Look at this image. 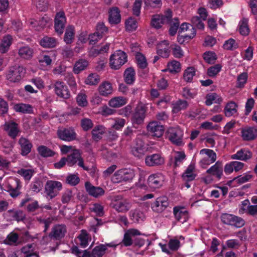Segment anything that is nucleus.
<instances>
[{
  "mask_svg": "<svg viewBox=\"0 0 257 257\" xmlns=\"http://www.w3.org/2000/svg\"><path fill=\"white\" fill-rule=\"evenodd\" d=\"M147 149L144 142L142 140L137 139L136 140V145L131 151L134 156L141 158L145 154Z\"/></svg>",
  "mask_w": 257,
  "mask_h": 257,
  "instance_id": "2eb2a0df",
  "label": "nucleus"
},
{
  "mask_svg": "<svg viewBox=\"0 0 257 257\" xmlns=\"http://www.w3.org/2000/svg\"><path fill=\"white\" fill-rule=\"evenodd\" d=\"M106 245L103 244H100L99 245L95 246L92 250V257H102L105 253L106 250Z\"/></svg>",
  "mask_w": 257,
  "mask_h": 257,
  "instance_id": "c03bdc74",
  "label": "nucleus"
},
{
  "mask_svg": "<svg viewBox=\"0 0 257 257\" xmlns=\"http://www.w3.org/2000/svg\"><path fill=\"white\" fill-rule=\"evenodd\" d=\"M66 159L68 166L72 167L77 163L78 165L84 170L89 171V168L84 165L83 159L78 150H74L72 153L68 155Z\"/></svg>",
  "mask_w": 257,
  "mask_h": 257,
  "instance_id": "423d86ee",
  "label": "nucleus"
},
{
  "mask_svg": "<svg viewBox=\"0 0 257 257\" xmlns=\"http://www.w3.org/2000/svg\"><path fill=\"white\" fill-rule=\"evenodd\" d=\"M137 22L135 19L130 18L125 22V28L128 31L132 32L137 28Z\"/></svg>",
  "mask_w": 257,
  "mask_h": 257,
  "instance_id": "680f3d73",
  "label": "nucleus"
},
{
  "mask_svg": "<svg viewBox=\"0 0 257 257\" xmlns=\"http://www.w3.org/2000/svg\"><path fill=\"white\" fill-rule=\"evenodd\" d=\"M182 178L184 182V186L189 188L191 187L189 182L193 180V165L191 164L185 172L182 174Z\"/></svg>",
  "mask_w": 257,
  "mask_h": 257,
  "instance_id": "7c9ffc66",
  "label": "nucleus"
},
{
  "mask_svg": "<svg viewBox=\"0 0 257 257\" xmlns=\"http://www.w3.org/2000/svg\"><path fill=\"white\" fill-rule=\"evenodd\" d=\"M98 90L100 95L107 97L112 94L113 88L111 83L104 81L100 84Z\"/></svg>",
  "mask_w": 257,
  "mask_h": 257,
  "instance_id": "bb28decb",
  "label": "nucleus"
},
{
  "mask_svg": "<svg viewBox=\"0 0 257 257\" xmlns=\"http://www.w3.org/2000/svg\"><path fill=\"white\" fill-rule=\"evenodd\" d=\"M241 137L244 141L254 140L257 137V129L254 127H245L241 130Z\"/></svg>",
  "mask_w": 257,
  "mask_h": 257,
  "instance_id": "6ab92c4d",
  "label": "nucleus"
},
{
  "mask_svg": "<svg viewBox=\"0 0 257 257\" xmlns=\"http://www.w3.org/2000/svg\"><path fill=\"white\" fill-rule=\"evenodd\" d=\"M185 154L183 152H177L175 153L174 158L170 160V165H173L174 168L179 167L184 161Z\"/></svg>",
  "mask_w": 257,
  "mask_h": 257,
  "instance_id": "c9c22d12",
  "label": "nucleus"
},
{
  "mask_svg": "<svg viewBox=\"0 0 257 257\" xmlns=\"http://www.w3.org/2000/svg\"><path fill=\"white\" fill-rule=\"evenodd\" d=\"M145 163L148 166H159L164 163V159L160 154H154L146 156Z\"/></svg>",
  "mask_w": 257,
  "mask_h": 257,
  "instance_id": "4be33fe9",
  "label": "nucleus"
},
{
  "mask_svg": "<svg viewBox=\"0 0 257 257\" xmlns=\"http://www.w3.org/2000/svg\"><path fill=\"white\" fill-rule=\"evenodd\" d=\"M119 9L116 7L110 8L108 10L109 23L111 25H116L121 21V15Z\"/></svg>",
  "mask_w": 257,
  "mask_h": 257,
  "instance_id": "412c9836",
  "label": "nucleus"
},
{
  "mask_svg": "<svg viewBox=\"0 0 257 257\" xmlns=\"http://www.w3.org/2000/svg\"><path fill=\"white\" fill-rule=\"evenodd\" d=\"M237 104L233 101L227 103L224 109L225 116L229 117L234 115L237 112Z\"/></svg>",
  "mask_w": 257,
  "mask_h": 257,
  "instance_id": "2f4dec72",
  "label": "nucleus"
},
{
  "mask_svg": "<svg viewBox=\"0 0 257 257\" xmlns=\"http://www.w3.org/2000/svg\"><path fill=\"white\" fill-rule=\"evenodd\" d=\"M8 212L11 214L13 219L17 221H23L25 219V214L21 210H9Z\"/></svg>",
  "mask_w": 257,
  "mask_h": 257,
  "instance_id": "864d4df0",
  "label": "nucleus"
},
{
  "mask_svg": "<svg viewBox=\"0 0 257 257\" xmlns=\"http://www.w3.org/2000/svg\"><path fill=\"white\" fill-rule=\"evenodd\" d=\"M148 183L151 188H158L162 185V176L159 174L151 175L148 179Z\"/></svg>",
  "mask_w": 257,
  "mask_h": 257,
  "instance_id": "c85d7f7f",
  "label": "nucleus"
},
{
  "mask_svg": "<svg viewBox=\"0 0 257 257\" xmlns=\"http://www.w3.org/2000/svg\"><path fill=\"white\" fill-rule=\"evenodd\" d=\"M54 90L55 94L60 98L67 99L71 96L67 86L63 81H56L54 84Z\"/></svg>",
  "mask_w": 257,
  "mask_h": 257,
  "instance_id": "9b49d317",
  "label": "nucleus"
},
{
  "mask_svg": "<svg viewBox=\"0 0 257 257\" xmlns=\"http://www.w3.org/2000/svg\"><path fill=\"white\" fill-rule=\"evenodd\" d=\"M200 155H205L204 157H208L211 161H216V154L215 152L210 149H203L200 151Z\"/></svg>",
  "mask_w": 257,
  "mask_h": 257,
  "instance_id": "052dcab7",
  "label": "nucleus"
},
{
  "mask_svg": "<svg viewBox=\"0 0 257 257\" xmlns=\"http://www.w3.org/2000/svg\"><path fill=\"white\" fill-rule=\"evenodd\" d=\"M18 143L20 146L21 154L22 156H27L31 152L33 145L28 139L21 137L19 139Z\"/></svg>",
  "mask_w": 257,
  "mask_h": 257,
  "instance_id": "b1692460",
  "label": "nucleus"
},
{
  "mask_svg": "<svg viewBox=\"0 0 257 257\" xmlns=\"http://www.w3.org/2000/svg\"><path fill=\"white\" fill-rule=\"evenodd\" d=\"M221 221L225 224L240 228L244 225V220L240 217L228 213H223L220 217Z\"/></svg>",
  "mask_w": 257,
  "mask_h": 257,
  "instance_id": "0eeeda50",
  "label": "nucleus"
},
{
  "mask_svg": "<svg viewBox=\"0 0 257 257\" xmlns=\"http://www.w3.org/2000/svg\"><path fill=\"white\" fill-rule=\"evenodd\" d=\"M66 232V227L64 224H56L53 226L49 237L51 239L60 240L64 237Z\"/></svg>",
  "mask_w": 257,
  "mask_h": 257,
  "instance_id": "ddd939ff",
  "label": "nucleus"
},
{
  "mask_svg": "<svg viewBox=\"0 0 257 257\" xmlns=\"http://www.w3.org/2000/svg\"><path fill=\"white\" fill-rule=\"evenodd\" d=\"M33 50L29 46H23L19 49L18 54L20 57L25 59H30L33 56Z\"/></svg>",
  "mask_w": 257,
  "mask_h": 257,
  "instance_id": "58836bf2",
  "label": "nucleus"
},
{
  "mask_svg": "<svg viewBox=\"0 0 257 257\" xmlns=\"http://www.w3.org/2000/svg\"><path fill=\"white\" fill-rule=\"evenodd\" d=\"M238 47V43L232 38L225 41L223 45V49L226 50L232 51L236 49Z\"/></svg>",
  "mask_w": 257,
  "mask_h": 257,
  "instance_id": "09e8293b",
  "label": "nucleus"
},
{
  "mask_svg": "<svg viewBox=\"0 0 257 257\" xmlns=\"http://www.w3.org/2000/svg\"><path fill=\"white\" fill-rule=\"evenodd\" d=\"M239 34L243 36H247L250 32L248 27V19L243 18L240 20L238 25Z\"/></svg>",
  "mask_w": 257,
  "mask_h": 257,
  "instance_id": "473e14b6",
  "label": "nucleus"
},
{
  "mask_svg": "<svg viewBox=\"0 0 257 257\" xmlns=\"http://www.w3.org/2000/svg\"><path fill=\"white\" fill-rule=\"evenodd\" d=\"M88 65V61L85 59H80L75 64L73 71L75 74H79L84 70Z\"/></svg>",
  "mask_w": 257,
  "mask_h": 257,
  "instance_id": "a19ab883",
  "label": "nucleus"
},
{
  "mask_svg": "<svg viewBox=\"0 0 257 257\" xmlns=\"http://www.w3.org/2000/svg\"><path fill=\"white\" fill-rule=\"evenodd\" d=\"M43 187V182L40 179H36L31 184V189L34 192H39Z\"/></svg>",
  "mask_w": 257,
  "mask_h": 257,
  "instance_id": "0e129e2a",
  "label": "nucleus"
},
{
  "mask_svg": "<svg viewBox=\"0 0 257 257\" xmlns=\"http://www.w3.org/2000/svg\"><path fill=\"white\" fill-rule=\"evenodd\" d=\"M91 210L100 217L103 216L104 214L103 206L99 203L93 204L91 208Z\"/></svg>",
  "mask_w": 257,
  "mask_h": 257,
  "instance_id": "69168bd1",
  "label": "nucleus"
},
{
  "mask_svg": "<svg viewBox=\"0 0 257 257\" xmlns=\"http://www.w3.org/2000/svg\"><path fill=\"white\" fill-rule=\"evenodd\" d=\"M184 80L187 82H191L193 80V67H188L183 73Z\"/></svg>",
  "mask_w": 257,
  "mask_h": 257,
  "instance_id": "774afa93",
  "label": "nucleus"
},
{
  "mask_svg": "<svg viewBox=\"0 0 257 257\" xmlns=\"http://www.w3.org/2000/svg\"><path fill=\"white\" fill-rule=\"evenodd\" d=\"M172 112L173 113H177L181 110L186 109L188 105V102L185 100L178 99L172 103Z\"/></svg>",
  "mask_w": 257,
  "mask_h": 257,
  "instance_id": "f704fd0d",
  "label": "nucleus"
},
{
  "mask_svg": "<svg viewBox=\"0 0 257 257\" xmlns=\"http://www.w3.org/2000/svg\"><path fill=\"white\" fill-rule=\"evenodd\" d=\"M166 24L160 15H155L153 17L151 21V25L156 29L161 28L162 25Z\"/></svg>",
  "mask_w": 257,
  "mask_h": 257,
  "instance_id": "8fccbe9b",
  "label": "nucleus"
},
{
  "mask_svg": "<svg viewBox=\"0 0 257 257\" xmlns=\"http://www.w3.org/2000/svg\"><path fill=\"white\" fill-rule=\"evenodd\" d=\"M166 136L174 144L180 146L182 144L183 133L179 127L169 128L166 132Z\"/></svg>",
  "mask_w": 257,
  "mask_h": 257,
  "instance_id": "9d476101",
  "label": "nucleus"
},
{
  "mask_svg": "<svg viewBox=\"0 0 257 257\" xmlns=\"http://www.w3.org/2000/svg\"><path fill=\"white\" fill-rule=\"evenodd\" d=\"M65 80L67 81L68 85L71 88L72 90L75 91L76 90V82L75 78L71 73H68L66 74Z\"/></svg>",
  "mask_w": 257,
  "mask_h": 257,
  "instance_id": "5fc2aeb1",
  "label": "nucleus"
},
{
  "mask_svg": "<svg viewBox=\"0 0 257 257\" xmlns=\"http://www.w3.org/2000/svg\"><path fill=\"white\" fill-rule=\"evenodd\" d=\"M74 27L73 26H69L66 30L64 41L66 44H69L73 42L74 37Z\"/></svg>",
  "mask_w": 257,
  "mask_h": 257,
  "instance_id": "a18cd8bd",
  "label": "nucleus"
},
{
  "mask_svg": "<svg viewBox=\"0 0 257 257\" xmlns=\"http://www.w3.org/2000/svg\"><path fill=\"white\" fill-rule=\"evenodd\" d=\"M175 218L181 223L186 222L188 218V212L183 207L176 206L173 208Z\"/></svg>",
  "mask_w": 257,
  "mask_h": 257,
  "instance_id": "393cba45",
  "label": "nucleus"
},
{
  "mask_svg": "<svg viewBox=\"0 0 257 257\" xmlns=\"http://www.w3.org/2000/svg\"><path fill=\"white\" fill-rule=\"evenodd\" d=\"M13 42V38L10 35L5 36L0 43V53H6L10 50Z\"/></svg>",
  "mask_w": 257,
  "mask_h": 257,
  "instance_id": "c756f323",
  "label": "nucleus"
},
{
  "mask_svg": "<svg viewBox=\"0 0 257 257\" xmlns=\"http://www.w3.org/2000/svg\"><path fill=\"white\" fill-rule=\"evenodd\" d=\"M127 61V56L122 51L119 50L110 57V66L112 69L117 70Z\"/></svg>",
  "mask_w": 257,
  "mask_h": 257,
  "instance_id": "7ed1b4c3",
  "label": "nucleus"
},
{
  "mask_svg": "<svg viewBox=\"0 0 257 257\" xmlns=\"http://www.w3.org/2000/svg\"><path fill=\"white\" fill-rule=\"evenodd\" d=\"M136 59L137 61V63L138 66L140 68L145 69L147 67L148 63L147 62V60L142 53L138 52L136 55Z\"/></svg>",
  "mask_w": 257,
  "mask_h": 257,
  "instance_id": "3c124183",
  "label": "nucleus"
},
{
  "mask_svg": "<svg viewBox=\"0 0 257 257\" xmlns=\"http://www.w3.org/2000/svg\"><path fill=\"white\" fill-rule=\"evenodd\" d=\"M169 43L164 40L158 44L157 53L163 58H168L170 54Z\"/></svg>",
  "mask_w": 257,
  "mask_h": 257,
  "instance_id": "cd10ccee",
  "label": "nucleus"
},
{
  "mask_svg": "<svg viewBox=\"0 0 257 257\" xmlns=\"http://www.w3.org/2000/svg\"><path fill=\"white\" fill-rule=\"evenodd\" d=\"M126 103V100L123 97H115L111 99L108 103L110 106L112 107H120Z\"/></svg>",
  "mask_w": 257,
  "mask_h": 257,
  "instance_id": "37998d69",
  "label": "nucleus"
},
{
  "mask_svg": "<svg viewBox=\"0 0 257 257\" xmlns=\"http://www.w3.org/2000/svg\"><path fill=\"white\" fill-rule=\"evenodd\" d=\"M111 207L118 212H126L131 208L129 201L123 199L121 195H116L114 197L111 203Z\"/></svg>",
  "mask_w": 257,
  "mask_h": 257,
  "instance_id": "f03ea898",
  "label": "nucleus"
},
{
  "mask_svg": "<svg viewBox=\"0 0 257 257\" xmlns=\"http://www.w3.org/2000/svg\"><path fill=\"white\" fill-rule=\"evenodd\" d=\"M135 176V173L131 168H122L115 171L111 177L113 183L131 182Z\"/></svg>",
  "mask_w": 257,
  "mask_h": 257,
  "instance_id": "f257e3e1",
  "label": "nucleus"
},
{
  "mask_svg": "<svg viewBox=\"0 0 257 257\" xmlns=\"http://www.w3.org/2000/svg\"><path fill=\"white\" fill-rule=\"evenodd\" d=\"M39 154L43 157H53L56 153L45 146H40L37 149Z\"/></svg>",
  "mask_w": 257,
  "mask_h": 257,
  "instance_id": "49530a36",
  "label": "nucleus"
},
{
  "mask_svg": "<svg viewBox=\"0 0 257 257\" xmlns=\"http://www.w3.org/2000/svg\"><path fill=\"white\" fill-rule=\"evenodd\" d=\"M144 214L139 210H132L130 212V218L135 223L142 221L144 218Z\"/></svg>",
  "mask_w": 257,
  "mask_h": 257,
  "instance_id": "603ef678",
  "label": "nucleus"
},
{
  "mask_svg": "<svg viewBox=\"0 0 257 257\" xmlns=\"http://www.w3.org/2000/svg\"><path fill=\"white\" fill-rule=\"evenodd\" d=\"M206 173L211 174L217 180H220L223 175V168L221 163L219 161L216 162L215 164L206 171Z\"/></svg>",
  "mask_w": 257,
  "mask_h": 257,
  "instance_id": "5701e85b",
  "label": "nucleus"
},
{
  "mask_svg": "<svg viewBox=\"0 0 257 257\" xmlns=\"http://www.w3.org/2000/svg\"><path fill=\"white\" fill-rule=\"evenodd\" d=\"M14 109L17 112L23 113H31L33 112V107L29 104L19 103L14 106Z\"/></svg>",
  "mask_w": 257,
  "mask_h": 257,
  "instance_id": "79ce46f5",
  "label": "nucleus"
},
{
  "mask_svg": "<svg viewBox=\"0 0 257 257\" xmlns=\"http://www.w3.org/2000/svg\"><path fill=\"white\" fill-rule=\"evenodd\" d=\"M14 183L16 186L15 187H13L10 184H9L7 186V191L10 193L11 196L13 198L17 197L20 194L19 190L21 187V182L18 179L15 180Z\"/></svg>",
  "mask_w": 257,
  "mask_h": 257,
  "instance_id": "4c0bfd02",
  "label": "nucleus"
},
{
  "mask_svg": "<svg viewBox=\"0 0 257 257\" xmlns=\"http://www.w3.org/2000/svg\"><path fill=\"white\" fill-rule=\"evenodd\" d=\"M135 71L132 67L127 68L124 72V80L127 84H132L135 80Z\"/></svg>",
  "mask_w": 257,
  "mask_h": 257,
  "instance_id": "ea45409f",
  "label": "nucleus"
},
{
  "mask_svg": "<svg viewBox=\"0 0 257 257\" xmlns=\"http://www.w3.org/2000/svg\"><path fill=\"white\" fill-rule=\"evenodd\" d=\"M58 44L56 38L48 36L44 37L40 41V45L44 48H53Z\"/></svg>",
  "mask_w": 257,
  "mask_h": 257,
  "instance_id": "e433bc0d",
  "label": "nucleus"
},
{
  "mask_svg": "<svg viewBox=\"0 0 257 257\" xmlns=\"http://www.w3.org/2000/svg\"><path fill=\"white\" fill-rule=\"evenodd\" d=\"M205 98V103L207 106H210L213 103L220 104L223 101L222 98L216 93L207 94L206 95Z\"/></svg>",
  "mask_w": 257,
  "mask_h": 257,
  "instance_id": "72a5a7b5",
  "label": "nucleus"
},
{
  "mask_svg": "<svg viewBox=\"0 0 257 257\" xmlns=\"http://www.w3.org/2000/svg\"><path fill=\"white\" fill-rule=\"evenodd\" d=\"M169 205L167 197L162 196L158 197L156 201L152 204L151 207L154 211L162 212L166 209Z\"/></svg>",
  "mask_w": 257,
  "mask_h": 257,
  "instance_id": "dca6fc26",
  "label": "nucleus"
},
{
  "mask_svg": "<svg viewBox=\"0 0 257 257\" xmlns=\"http://www.w3.org/2000/svg\"><path fill=\"white\" fill-rule=\"evenodd\" d=\"M204 60L208 63H214L217 59L216 54L214 52L207 51L203 55Z\"/></svg>",
  "mask_w": 257,
  "mask_h": 257,
  "instance_id": "4d7b16f0",
  "label": "nucleus"
},
{
  "mask_svg": "<svg viewBox=\"0 0 257 257\" xmlns=\"http://www.w3.org/2000/svg\"><path fill=\"white\" fill-rule=\"evenodd\" d=\"M81 125L84 131H87L92 128L93 123L90 119L84 118L81 120Z\"/></svg>",
  "mask_w": 257,
  "mask_h": 257,
  "instance_id": "338daca9",
  "label": "nucleus"
},
{
  "mask_svg": "<svg viewBox=\"0 0 257 257\" xmlns=\"http://www.w3.org/2000/svg\"><path fill=\"white\" fill-rule=\"evenodd\" d=\"M4 126L5 130L8 133V135L13 139H16L20 133L18 123L13 121L6 122Z\"/></svg>",
  "mask_w": 257,
  "mask_h": 257,
  "instance_id": "aec40b11",
  "label": "nucleus"
},
{
  "mask_svg": "<svg viewBox=\"0 0 257 257\" xmlns=\"http://www.w3.org/2000/svg\"><path fill=\"white\" fill-rule=\"evenodd\" d=\"M85 188L88 194L94 198H99L105 193V190L102 188L94 186L88 181L85 183Z\"/></svg>",
  "mask_w": 257,
  "mask_h": 257,
  "instance_id": "f3484780",
  "label": "nucleus"
},
{
  "mask_svg": "<svg viewBox=\"0 0 257 257\" xmlns=\"http://www.w3.org/2000/svg\"><path fill=\"white\" fill-rule=\"evenodd\" d=\"M159 245L162 251L168 254H171L173 251H175L179 249L180 242L177 239H171L167 244L160 243Z\"/></svg>",
  "mask_w": 257,
  "mask_h": 257,
  "instance_id": "4468645a",
  "label": "nucleus"
},
{
  "mask_svg": "<svg viewBox=\"0 0 257 257\" xmlns=\"http://www.w3.org/2000/svg\"><path fill=\"white\" fill-rule=\"evenodd\" d=\"M104 131V127L101 125L95 126L91 132L93 139L96 141L100 140Z\"/></svg>",
  "mask_w": 257,
  "mask_h": 257,
  "instance_id": "de8ad7c7",
  "label": "nucleus"
},
{
  "mask_svg": "<svg viewBox=\"0 0 257 257\" xmlns=\"http://www.w3.org/2000/svg\"><path fill=\"white\" fill-rule=\"evenodd\" d=\"M252 153L247 149H242L231 156V159L246 161L251 158Z\"/></svg>",
  "mask_w": 257,
  "mask_h": 257,
  "instance_id": "a878e982",
  "label": "nucleus"
},
{
  "mask_svg": "<svg viewBox=\"0 0 257 257\" xmlns=\"http://www.w3.org/2000/svg\"><path fill=\"white\" fill-rule=\"evenodd\" d=\"M147 130L153 136L157 138L161 137L164 131L163 125L157 121L150 122L147 126Z\"/></svg>",
  "mask_w": 257,
  "mask_h": 257,
  "instance_id": "a211bd4d",
  "label": "nucleus"
},
{
  "mask_svg": "<svg viewBox=\"0 0 257 257\" xmlns=\"http://www.w3.org/2000/svg\"><path fill=\"white\" fill-rule=\"evenodd\" d=\"M66 23L65 13L63 11L57 13L54 19V29L58 35L61 36L63 33Z\"/></svg>",
  "mask_w": 257,
  "mask_h": 257,
  "instance_id": "6e6552de",
  "label": "nucleus"
},
{
  "mask_svg": "<svg viewBox=\"0 0 257 257\" xmlns=\"http://www.w3.org/2000/svg\"><path fill=\"white\" fill-rule=\"evenodd\" d=\"M57 134L58 138L66 142H71L77 139V134L74 128L71 127L59 128Z\"/></svg>",
  "mask_w": 257,
  "mask_h": 257,
  "instance_id": "1a4fd4ad",
  "label": "nucleus"
},
{
  "mask_svg": "<svg viewBox=\"0 0 257 257\" xmlns=\"http://www.w3.org/2000/svg\"><path fill=\"white\" fill-rule=\"evenodd\" d=\"M146 107L142 104H138L132 115L133 124H141L144 122L146 116Z\"/></svg>",
  "mask_w": 257,
  "mask_h": 257,
  "instance_id": "f8f14e48",
  "label": "nucleus"
},
{
  "mask_svg": "<svg viewBox=\"0 0 257 257\" xmlns=\"http://www.w3.org/2000/svg\"><path fill=\"white\" fill-rule=\"evenodd\" d=\"M221 66L220 64H215L208 68L207 74L210 77H215L221 70Z\"/></svg>",
  "mask_w": 257,
  "mask_h": 257,
  "instance_id": "13d9d810",
  "label": "nucleus"
},
{
  "mask_svg": "<svg viewBox=\"0 0 257 257\" xmlns=\"http://www.w3.org/2000/svg\"><path fill=\"white\" fill-rule=\"evenodd\" d=\"M25 73L23 67L15 65L10 68L7 74V79L11 82H17L21 80Z\"/></svg>",
  "mask_w": 257,
  "mask_h": 257,
  "instance_id": "39448f33",
  "label": "nucleus"
},
{
  "mask_svg": "<svg viewBox=\"0 0 257 257\" xmlns=\"http://www.w3.org/2000/svg\"><path fill=\"white\" fill-rule=\"evenodd\" d=\"M99 80L100 78L98 75L96 73H92L88 76L85 82L88 85H95L98 84Z\"/></svg>",
  "mask_w": 257,
  "mask_h": 257,
  "instance_id": "6e6d98bb",
  "label": "nucleus"
},
{
  "mask_svg": "<svg viewBox=\"0 0 257 257\" xmlns=\"http://www.w3.org/2000/svg\"><path fill=\"white\" fill-rule=\"evenodd\" d=\"M62 188V185L60 182L49 180L45 184V192L47 196L52 199L58 195Z\"/></svg>",
  "mask_w": 257,
  "mask_h": 257,
  "instance_id": "20e7f679",
  "label": "nucleus"
},
{
  "mask_svg": "<svg viewBox=\"0 0 257 257\" xmlns=\"http://www.w3.org/2000/svg\"><path fill=\"white\" fill-rule=\"evenodd\" d=\"M168 69L171 73H177L181 69L180 63L178 61L173 60L168 63Z\"/></svg>",
  "mask_w": 257,
  "mask_h": 257,
  "instance_id": "e2e57ef3",
  "label": "nucleus"
},
{
  "mask_svg": "<svg viewBox=\"0 0 257 257\" xmlns=\"http://www.w3.org/2000/svg\"><path fill=\"white\" fill-rule=\"evenodd\" d=\"M248 78L247 73L243 72L239 74L237 78L236 86L237 87L242 88L243 87L245 84L246 83Z\"/></svg>",
  "mask_w": 257,
  "mask_h": 257,
  "instance_id": "bf43d9fd",
  "label": "nucleus"
}]
</instances>
